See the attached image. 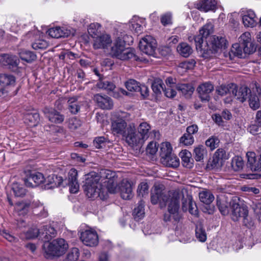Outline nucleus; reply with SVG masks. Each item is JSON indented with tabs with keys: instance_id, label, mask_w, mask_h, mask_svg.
Masks as SVG:
<instances>
[{
	"instance_id": "a19ab883",
	"label": "nucleus",
	"mask_w": 261,
	"mask_h": 261,
	"mask_svg": "<svg viewBox=\"0 0 261 261\" xmlns=\"http://www.w3.org/2000/svg\"><path fill=\"white\" fill-rule=\"evenodd\" d=\"M219 159L215 158L214 156L212 158H210L206 166V169L208 170L220 169L223 165Z\"/></svg>"
},
{
	"instance_id": "bf43d9fd",
	"label": "nucleus",
	"mask_w": 261,
	"mask_h": 261,
	"mask_svg": "<svg viewBox=\"0 0 261 261\" xmlns=\"http://www.w3.org/2000/svg\"><path fill=\"white\" fill-rule=\"evenodd\" d=\"M243 225L248 228H252L254 227V221L252 217L248 213L243 217Z\"/></svg>"
},
{
	"instance_id": "9b49d317",
	"label": "nucleus",
	"mask_w": 261,
	"mask_h": 261,
	"mask_svg": "<svg viewBox=\"0 0 261 261\" xmlns=\"http://www.w3.org/2000/svg\"><path fill=\"white\" fill-rule=\"evenodd\" d=\"M77 172L75 169H71L69 173L68 179L64 180L62 177H59V182L58 186H60L62 183L65 182V185H68L69 186V191L71 193H76L79 191V185L77 180Z\"/></svg>"
},
{
	"instance_id": "6e6d98bb",
	"label": "nucleus",
	"mask_w": 261,
	"mask_h": 261,
	"mask_svg": "<svg viewBox=\"0 0 261 261\" xmlns=\"http://www.w3.org/2000/svg\"><path fill=\"white\" fill-rule=\"evenodd\" d=\"M140 84L135 80L130 79L125 83L126 89L130 91L137 92L139 89Z\"/></svg>"
},
{
	"instance_id": "3c124183",
	"label": "nucleus",
	"mask_w": 261,
	"mask_h": 261,
	"mask_svg": "<svg viewBox=\"0 0 261 261\" xmlns=\"http://www.w3.org/2000/svg\"><path fill=\"white\" fill-rule=\"evenodd\" d=\"M80 255L78 248L74 247L70 249L68 252L66 258L64 261H76Z\"/></svg>"
},
{
	"instance_id": "7ed1b4c3",
	"label": "nucleus",
	"mask_w": 261,
	"mask_h": 261,
	"mask_svg": "<svg viewBox=\"0 0 261 261\" xmlns=\"http://www.w3.org/2000/svg\"><path fill=\"white\" fill-rule=\"evenodd\" d=\"M206 48L202 53V57L204 59L210 58L215 53L225 49L228 45L226 39L222 36L215 35L210 37L209 43H206Z\"/></svg>"
},
{
	"instance_id": "4d7b16f0",
	"label": "nucleus",
	"mask_w": 261,
	"mask_h": 261,
	"mask_svg": "<svg viewBox=\"0 0 261 261\" xmlns=\"http://www.w3.org/2000/svg\"><path fill=\"white\" fill-rule=\"evenodd\" d=\"M107 142V139L103 137H96L93 140V145L98 149L104 148Z\"/></svg>"
},
{
	"instance_id": "de8ad7c7",
	"label": "nucleus",
	"mask_w": 261,
	"mask_h": 261,
	"mask_svg": "<svg viewBox=\"0 0 261 261\" xmlns=\"http://www.w3.org/2000/svg\"><path fill=\"white\" fill-rule=\"evenodd\" d=\"M97 85L99 88L104 89L109 91H113L116 88L113 83L108 80L100 81Z\"/></svg>"
},
{
	"instance_id": "473e14b6",
	"label": "nucleus",
	"mask_w": 261,
	"mask_h": 261,
	"mask_svg": "<svg viewBox=\"0 0 261 261\" xmlns=\"http://www.w3.org/2000/svg\"><path fill=\"white\" fill-rule=\"evenodd\" d=\"M255 18V14L253 11H247V13L242 16L243 24L246 27H253L256 24Z\"/></svg>"
},
{
	"instance_id": "c03bdc74",
	"label": "nucleus",
	"mask_w": 261,
	"mask_h": 261,
	"mask_svg": "<svg viewBox=\"0 0 261 261\" xmlns=\"http://www.w3.org/2000/svg\"><path fill=\"white\" fill-rule=\"evenodd\" d=\"M12 190L16 197H23L27 192V190L23 185L18 183H14L13 184Z\"/></svg>"
},
{
	"instance_id": "09e8293b",
	"label": "nucleus",
	"mask_w": 261,
	"mask_h": 261,
	"mask_svg": "<svg viewBox=\"0 0 261 261\" xmlns=\"http://www.w3.org/2000/svg\"><path fill=\"white\" fill-rule=\"evenodd\" d=\"M220 140L218 137L212 136L205 141V145L209 147L211 150H213L218 147Z\"/></svg>"
},
{
	"instance_id": "37998d69",
	"label": "nucleus",
	"mask_w": 261,
	"mask_h": 261,
	"mask_svg": "<svg viewBox=\"0 0 261 261\" xmlns=\"http://www.w3.org/2000/svg\"><path fill=\"white\" fill-rule=\"evenodd\" d=\"M195 234L196 238L202 242H204L206 240V234L202 224H197L195 228Z\"/></svg>"
},
{
	"instance_id": "a878e982",
	"label": "nucleus",
	"mask_w": 261,
	"mask_h": 261,
	"mask_svg": "<svg viewBox=\"0 0 261 261\" xmlns=\"http://www.w3.org/2000/svg\"><path fill=\"white\" fill-rule=\"evenodd\" d=\"M217 206L222 215L225 216L229 213V206H230V201L228 202L224 196L217 197Z\"/></svg>"
},
{
	"instance_id": "cd10ccee",
	"label": "nucleus",
	"mask_w": 261,
	"mask_h": 261,
	"mask_svg": "<svg viewBox=\"0 0 261 261\" xmlns=\"http://www.w3.org/2000/svg\"><path fill=\"white\" fill-rule=\"evenodd\" d=\"M120 190L121 196L123 199H129L132 197V186L129 181H122Z\"/></svg>"
},
{
	"instance_id": "13d9d810",
	"label": "nucleus",
	"mask_w": 261,
	"mask_h": 261,
	"mask_svg": "<svg viewBox=\"0 0 261 261\" xmlns=\"http://www.w3.org/2000/svg\"><path fill=\"white\" fill-rule=\"evenodd\" d=\"M194 139L193 135H189L187 133H185L180 138V143L186 146L192 145L194 143Z\"/></svg>"
},
{
	"instance_id": "9d476101",
	"label": "nucleus",
	"mask_w": 261,
	"mask_h": 261,
	"mask_svg": "<svg viewBox=\"0 0 261 261\" xmlns=\"http://www.w3.org/2000/svg\"><path fill=\"white\" fill-rule=\"evenodd\" d=\"M140 50L148 56H154L156 48V41L150 36H146L143 38L139 44Z\"/></svg>"
},
{
	"instance_id": "f704fd0d",
	"label": "nucleus",
	"mask_w": 261,
	"mask_h": 261,
	"mask_svg": "<svg viewBox=\"0 0 261 261\" xmlns=\"http://www.w3.org/2000/svg\"><path fill=\"white\" fill-rule=\"evenodd\" d=\"M194 157L197 162L202 161L207 155V150L203 145H198L194 149Z\"/></svg>"
},
{
	"instance_id": "393cba45",
	"label": "nucleus",
	"mask_w": 261,
	"mask_h": 261,
	"mask_svg": "<svg viewBox=\"0 0 261 261\" xmlns=\"http://www.w3.org/2000/svg\"><path fill=\"white\" fill-rule=\"evenodd\" d=\"M128 126L126 122L122 119H118L112 123V129L114 133L121 135L122 136L126 132Z\"/></svg>"
},
{
	"instance_id": "c85d7f7f",
	"label": "nucleus",
	"mask_w": 261,
	"mask_h": 261,
	"mask_svg": "<svg viewBox=\"0 0 261 261\" xmlns=\"http://www.w3.org/2000/svg\"><path fill=\"white\" fill-rule=\"evenodd\" d=\"M67 103L69 112L73 115H75L79 112L82 105V102L79 101L77 97H70Z\"/></svg>"
},
{
	"instance_id": "49530a36",
	"label": "nucleus",
	"mask_w": 261,
	"mask_h": 261,
	"mask_svg": "<svg viewBox=\"0 0 261 261\" xmlns=\"http://www.w3.org/2000/svg\"><path fill=\"white\" fill-rule=\"evenodd\" d=\"M100 25L98 23H91L88 28V32L89 35L92 38H94L95 36L100 35V32L98 31Z\"/></svg>"
},
{
	"instance_id": "a211bd4d",
	"label": "nucleus",
	"mask_w": 261,
	"mask_h": 261,
	"mask_svg": "<svg viewBox=\"0 0 261 261\" xmlns=\"http://www.w3.org/2000/svg\"><path fill=\"white\" fill-rule=\"evenodd\" d=\"M242 42V47L243 48V53L245 57L255 51L257 46L251 42L250 34L245 33L240 37V42Z\"/></svg>"
},
{
	"instance_id": "4c0bfd02",
	"label": "nucleus",
	"mask_w": 261,
	"mask_h": 261,
	"mask_svg": "<svg viewBox=\"0 0 261 261\" xmlns=\"http://www.w3.org/2000/svg\"><path fill=\"white\" fill-rule=\"evenodd\" d=\"M31 206L33 207L36 206V204H35L34 202H33L31 204V202L22 201L16 203L15 209L18 211L20 214H25L28 213L29 208Z\"/></svg>"
},
{
	"instance_id": "f3484780",
	"label": "nucleus",
	"mask_w": 261,
	"mask_h": 261,
	"mask_svg": "<svg viewBox=\"0 0 261 261\" xmlns=\"http://www.w3.org/2000/svg\"><path fill=\"white\" fill-rule=\"evenodd\" d=\"M214 90V86L210 82H205L200 85L197 91L202 102H208L211 99L210 94Z\"/></svg>"
},
{
	"instance_id": "603ef678",
	"label": "nucleus",
	"mask_w": 261,
	"mask_h": 261,
	"mask_svg": "<svg viewBox=\"0 0 261 261\" xmlns=\"http://www.w3.org/2000/svg\"><path fill=\"white\" fill-rule=\"evenodd\" d=\"M26 119L29 121L31 126H37L39 122L40 116L39 113L37 112L28 114L26 116Z\"/></svg>"
},
{
	"instance_id": "c756f323",
	"label": "nucleus",
	"mask_w": 261,
	"mask_h": 261,
	"mask_svg": "<svg viewBox=\"0 0 261 261\" xmlns=\"http://www.w3.org/2000/svg\"><path fill=\"white\" fill-rule=\"evenodd\" d=\"M216 3L215 0H201L197 4V8L203 12H207L215 9Z\"/></svg>"
},
{
	"instance_id": "338daca9",
	"label": "nucleus",
	"mask_w": 261,
	"mask_h": 261,
	"mask_svg": "<svg viewBox=\"0 0 261 261\" xmlns=\"http://www.w3.org/2000/svg\"><path fill=\"white\" fill-rule=\"evenodd\" d=\"M196 64L194 59L187 60L181 63V67L186 69H191L194 68Z\"/></svg>"
},
{
	"instance_id": "2eb2a0df",
	"label": "nucleus",
	"mask_w": 261,
	"mask_h": 261,
	"mask_svg": "<svg viewBox=\"0 0 261 261\" xmlns=\"http://www.w3.org/2000/svg\"><path fill=\"white\" fill-rule=\"evenodd\" d=\"M80 238L83 243L87 246L94 247L98 243V237L95 231L85 230L81 233Z\"/></svg>"
},
{
	"instance_id": "a18cd8bd",
	"label": "nucleus",
	"mask_w": 261,
	"mask_h": 261,
	"mask_svg": "<svg viewBox=\"0 0 261 261\" xmlns=\"http://www.w3.org/2000/svg\"><path fill=\"white\" fill-rule=\"evenodd\" d=\"M117 178H113V179L110 180H106L103 183L105 186L106 187L108 192L112 194H114L117 191Z\"/></svg>"
},
{
	"instance_id": "412c9836",
	"label": "nucleus",
	"mask_w": 261,
	"mask_h": 261,
	"mask_svg": "<svg viewBox=\"0 0 261 261\" xmlns=\"http://www.w3.org/2000/svg\"><path fill=\"white\" fill-rule=\"evenodd\" d=\"M94 100L96 102L97 106L102 109L110 110L113 107L112 99L107 95L97 94L94 95Z\"/></svg>"
},
{
	"instance_id": "423d86ee",
	"label": "nucleus",
	"mask_w": 261,
	"mask_h": 261,
	"mask_svg": "<svg viewBox=\"0 0 261 261\" xmlns=\"http://www.w3.org/2000/svg\"><path fill=\"white\" fill-rule=\"evenodd\" d=\"M216 92L221 96H225L228 94H232L237 100L243 101L244 100L243 96L247 92L245 88H242V86L238 88L236 84L230 83L217 87Z\"/></svg>"
},
{
	"instance_id": "b1692460",
	"label": "nucleus",
	"mask_w": 261,
	"mask_h": 261,
	"mask_svg": "<svg viewBox=\"0 0 261 261\" xmlns=\"http://www.w3.org/2000/svg\"><path fill=\"white\" fill-rule=\"evenodd\" d=\"M40 238L45 242H48L57 234V231L50 225L43 226L40 229Z\"/></svg>"
},
{
	"instance_id": "7c9ffc66",
	"label": "nucleus",
	"mask_w": 261,
	"mask_h": 261,
	"mask_svg": "<svg viewBox=\"0 0 261 261\" xmlns=\"http://www.w3.org/2000/svg\"><path fill=\"white\" fill-rule=\"evenodd\" d=\"M182 160V164L185 167L191 168L193 166V159L191 158L192 154L190 151L185 149L181 150L179 153Z\"/></svg>"
},
{
	"instance_id": "680f3d73",
	"label": "nucleus",
	"mask_w": 261,
	"mask_h": 261,
	"mask_svg": "<svg viewBox=\"0 0 261 261\" xmlns=\"http://www.w3.org/2000/svg\"><path fill=\"white\" fill-rule=\"evenodd\" d=\"M40 229L37 228H30L25 233V237L28 239H35L38 237H40Z\"/></svg>"
},
{
	"instance_id": "774afa93",
	"label": "nucleus",
	"mask_w": 261,
	"mask_h": 261,
	"mask_svg": "<svg viewBox=\"0 0 261 261\" xmlns=\"http://www.w3.org/2000/svg\"><path fill=\"white\" fill-rule=\"evenodd\" d=\"M158 150L156 143L153 141L150 142L146 147V152L151 155L154 154Z\"/></svg>"
},
{
	"instance_id": "69168bd1",
	"label": "nucleus",
	"mask_w": 261,
	"mask_h": 261,
	"mask_svg": "<svg viewBox=\"0 0 261 261\" xmlns=\"http://www.w3.org/2000/svg\"><path fill=\"white\" fill-rule=\"evenodd\" d=\"M191 200H192V196L187 194L186 196L182 195V198L181 199L182 201V209L183 211H187L188 210V207L189 206V203L191 202Z\"/></svg>"
},
{
	"instance_id": "5fc2aeb1",
	"label": "nucleus",
	"mask_w": 261,
	"mask_h": 261,
	"mask_svg": "<svg viewBox=\"0 0 261 261\" xmlns=\"http://www.w3.org/2000/svg\"><path fill=\"white\" fill-rule=\"evenodd\" d=\"M48 46V43L43 39L36 40L32 44V47L35 50L44 49Z\"/></svg>"
},
{
	"instance_id": "79ce46f5",
	"label": "nucleus",
	"mask_w": 261,
	"mask_h": 261,
	"mask_svg": "<svg viewBox=\"0 0 261 261\" xmlns=\"http://www.w3.org/2000/svg\"><path fill=\"white\" fill-rule=\"evenodd\" d=\"M231 165L232 168L235 171L242 170L244 167V161L241 156H235L231 160Z\"/></svg>"
},
{
	"instance_id": "5701e85b",
	"label": "nucleus",
	"mask_w": 261,
	"mask_h": 261,
	"mask_svg": "<svg viewBox=\"0 0 261 261\" xmlns=\"http://www.w3.org/2000/svg\"><path fill=\"white\" fill-rule=\"evenodd\" d=\"M224 56L226 58L228 57L230 60H234L235 57L239 58H245L243 48L242 47V42H240V43L233 44L228 53H224Z\"/></svg>"
},
{
	"instance_id": "0e129e2a",
	"label": "nucleus",
	"mask_w": 261,
	"mask_h": 261,
	"mask_svg": "<svg viewBox=\"0 0 261 261\" xmlns=\"http://www.w3.org/2000/svg\"><path fill=\"white\" fill-rule=\"evenodd\" d=\"M137 92H139L142 99H146L149 96V90L148 88L144 84H140Z\"/></svg>"
},
{
	"instance_id": "6e6552de",
	"label": "nucleus",
	"mask_w": 261,
	"mask_h": 261,
	"mask_svg": "<svg viewBox=\"0 0 261 261\" xmlns=\"http://www.w3.org/2000/svg\"><path fill=\"white\" fill-rule=\"evenodd\" d=\"M126 142L131 146H137L142 145L144 142L142 138L139 135L136 129L134 123H130L126 128V132L123 135Z\"/></svg>"
},
{
	"instance_id": "f257e3e1",
	"label": "nucleus",
	"mask_w": 261,
	"mask_h": 261,
	"mask_svg": "<svg viewBox=\"0 0 261 261\" xmlns=\"http://www.w3.org/2000/svg\"><path fill=\"white\" fill-rule=\"evenodd\" d=\"M180 198V195L177 193H174L169 198V195L165 194L160 186H158L155 187L153 192L151 193V202L153 204L159 203L162 207L166 205L169 199L168 212L164 215V221L176 223L179 221L181 218L178 212Z\"/></svg>"
},
{
	"instance_id": "052dcab7",
	"label": "nucleus",
	"mask_w": 261,
	"mask_h": 261,
	"mask_svg": "<svg viewBox=\"0 0 261 261\" xmlns=\"http://www.w3.org/2000/svg\"><path fill=\"white\" fill-rule=\"evenodd\" d=\"M81 125V121L75 117L70 118L69 120L68 127L71 130H75L79 128Z\"/></svg>"
},
{
	"instance_id": "ddd939ff",
	"label": "nucleus",
	"mask_w": 261,
	"mask_h": 261,
	"mask_svg": "<svg viewBox=\"0 0 261 261\" xmlns=\"http://www.w3.org/2000/svg\"><path fill=\"white\" fill-rule=\"evenodd\" d=\"M239 201V198H235L230 201L232 219L234 221H237L239 217H243L248 213L247 206L244 204H240Z\"/></svg>"
},
{
	"instance_id": "4468645a",
	"label": "nucleus",
	"mask_w": 261,
	"mask_h": 261,
	"mask_svg": "<svg viewBox=\"0 0 261 261\" xmlns=\"http://www.w3.org/2000/svg\"><path fill=\"white\" fill-rule=\"evenodd\" d=\"M44 181L43 174L35 171L29 172L27 177L24 179L25 186L29 187H37Z\"/></svg>"
},
{
	"instance_id": "f03ea898",
	"label": "nucleus",
	"mask_w": 261,
	"mask_h": 261,
	"mask_svg": "<svg viewBox=\"0 0 261 261\" xmlns=\"http://www.w3.org/2000/svg\"><path fill=\"white\" fill-rule=\"evenodd\" d=\"M110 55L113 58L121 61L134 59L137 61L138 57L133 48L126 47L125 41L120 37H117L113 43L110 51Z\"/></svg>"
},
{
	"instance_id": "864d4df0",
	"label": "nucleus",
	"mask_w": 261,
	"mask_h": 261,
	"mask_svg": "<svg viewBox=\"0 0 261 261\" xmlns=\"http://www.w3.org/2000/svg\"><path fill=\"white\" fill-rule=\"evenodd\" d=\"M152 89L154 94L158 96L164 91L165 85L162 81L154 82L152 84Z\"/></svg>"
},
{
	"instance_id": "72a5a7b5",
	"label": "nucleus",
	"mask_w": 261,
	"mask_h": 261,
	"mask_svg": "<svg viewBox=\"0 0 261 261\" xmlns=\"http://www.w3.org/2000/svg\"><path fill=\"white\" fill-rule=\"evenodd\" d=\"M144 203L145 202L143 200L141 199L138 203L137 207H135L133 211V215L135 220L137 221H139L144 216Z\"/></svg>"
},
{
	"instance_id": "6ab92c4d",
	"label": "nucleus",
	"mask_w": 261,
	"mask_h": 261,
	"mask_svg": "<svg viewBox=\"0 0 261 261\" xmlns=\"http://www.w3.org/2000/svg\"><path fill=\"white\" fill-rule=\"evenodd\" d=\"M242 88H245L247 90V93L244 94L243 96L244 100L240 101L241 102H244L248 99L249 105L250 107L253 110H256L259 108L260 104L258 96L256 95L255 93L247 86H242Z\"/></svg>"
},
{
	"instance_id": "dca6fc26",
	"label": "nucleus",
	"mask_w": 261,
	"mask_h": 261,
	"mask_svg": "<svg viewBox=\"0 0 261 261\" xmlns=\"http://www.w3.org/2000/svg\"><path fill=\"white\" fill-rule=\"evenodd\" d=\"M112 43L111 36L108 34H100L93 39V47L95 49H107Z\"/></svg>"
},
{
	"instance_id": "8fccbe9b",
	"label": "nucleus",
	"mask_w": 261,
	"mask_h": 261,
	"mask_svg": "<svg viewBox=\"0 0 261 261\" xmlns=\"http://www.w3.org/2000/svg\"><path fill=\"white\" fill-rule=\"evenodd\" d=\"M138 196L141 197H145L148 194V185L145 182H141L137 189Z\"/></svg>"
},
{
	"instance_id": "39448f33",
	"label": "nucleus",
	"mask_w": 261,
	"mask_h": 261,
	"mask_svg": "<svg viewBox=\"0 0 261 261\" xmlns=\"http://www.w3.org/2000/svg\"><path fill=\"white\" fill-rule=\"evenodd\" d=\"M45 257L51 258L54 256H60L64 254L67 250L68 245L63 239H57L47 244L44 245Z\"/></svg>"
},
{
	"instance_id": "0eeeda50",
	"label": "nucleus",
	"mask_w": 261,
	"mask_h": 261,
	"mask_svg": "<svg viewBox=\"0 0 261 261\" xmlns=\"http://www.w3.org/2000/svg\"><path fill=\"white\" fill-rule=\"evenodd\" d=\"M172 147L169 143L166 142L161 148L160 155L162 163L169 167L176 168L179 165L177 156L172 153Z\"/></svg>"
},
{
	"instance_id": "ea45409f",
	"label": "nucleus",
	"mask_w": 261,
	"mask_h": 261,
	"mask_svg": "<svg viewBox=\"0 0 261 261\" xmlns=\"http://www.w3.org/2000/svg\"><path fill=\"white\" fill-rule=\"evenodd\" d=\"M199 197L200 201L206 204H210L214 200L213 194L208 191H203L200 192Z\"/></svg>"
},
{
	"instance_id": "bb28decb",
	"label": "nucleus",
	"mask_w": 261,
	"mask_h": 261,
	"mask_svg": "<svg viewBox=\"0 0 261 261\" xmlns=\"http://www.w3.org/2000/svg\"><path fill=\"white\" fill-rule=\"evenodd\" d=\"M176 89L180 92L186 98H189L193 93L194 88L192 84H178L176 85Z\"/></svg>"
},
{
	"instance_id": "aec40b11",
	"label": "nucleus",
	"mask_w": 261,
	"mask_h": 261,
	"mask_svg": "<svg viewBox=\"0 0 261 261\" xmlns=\"http://www.w3.org/2000/svg\"><path fill=\"white\" fill-rule=\"evenodd\" d=\"M248 158L247 167L252 171H261V153L256 156L254 152H250L246 154Z\"/></svg>"
},
{
	"instance_id": "e2e57ef3",
	"label": "nucleus",
	"mask_w": 261,
	"mask_h": 261,
	"mask_svg": "<svg viewBox=\"0 0 261 261\" xmlns=\"http://www.w3.org/2000/svg\"><path fill=\"white\" fill-rule=\"evenodd\" d=\"M215 158L219 159L220 161L223 164L224 161L227 159V156L226 154V152L224 149L219 148L214 154Z\"/></svg>"
},
{
	"instance_id": "e433bc0d",
	"label": "nucleus",
	"mask_w": 261,
	"mask_h": 261,
	"mask_svg": "<svg viewBox=\"0 0 261 261\" xmlns=\"http://www.w3.org/2000/svg\"><path fill=\"white\" fill-rule=\"evenodd\" d=\"M177 51L181 56L187 58L193 52L192 47L187 43H181L177 47Z\"/></svg>"
},
{
	"instance_id": "c9c22d12",
	"label": "nucleus",
	"mask_w": 261,
	"mask_h": 261,
	"mask_svg": "<svg viewBox=\"0 0 261 261\" xmlns=\"http://www.w3.org/2000/svg\"><path fill=\"white\" fill-rule=\"evenodd\" d=\"M151 127L150 125L146 122L140 124L138 127V133L142 138L144 142L149 137V131Z\"/></svg>"
},
{
	"instance_id": "f8f14e48",
	"label": "nucleus",
	"mask_w": 261,
	"mask_h": 261,
	"mask_svg": "<svg viewBox=\"0 0 261 261\" xmlns=\"http://www.w3.org/2000/svg\"><path fill=\"white\" fill-rule=\"evenodd\" d=\"M19 63V59L16 55L11 54L0 55V64L12 71H16L18 70Z\"/></svg>"
},
{
	"instance_id": "4be33fe9",
	"label": "nucleus",
	"mask_w": 261,
	"mask_h": 261,
	"mask_svg": "<svg viewBox=\"0 0 261 261\" xmlns=\"http://www.w3.org/2000/svg\"><path fill=\"white\" fill-rule=\"evenodd\" d=\"M43 112L49 120L53 123H61L64 120V115L53 108L46 107Z\"/></svg>"
},
{
	"instance_id": "20e7f679",
	"label": "nucleus",
	"mask_w": 261,
	"mask_h": 261,
	"mask_svg": "<svg viewBox=\"0 0 261 261\" xmlns=\"http://www.w3.org/2000/svg\"><path fill=\"white\" fill-rule=\"evenodd\" d=\"M99 177L98 175L94 177L91 176L86 179L83 187L84 192L88 198L94 199L99 197L101 199L102 185L99 182Z\"/></svg>"
},
{
	"instance_id": "58836bf2",
	"label": "nucleus",
	"mask_w": 261,
	"mask_h": 261,
	"mask_svg": "<svg viewBox=\"0 0 261 261\" xmlns=\"http://www.w3.org/2000/svg\"><path fill=\"white\" fill-rule=\"evenodd\" d=\"M19 54L20 58L28 63H31L37 58V56L34 53L26 49L21 50Z\"/></svg>"
},
{
	"instance_id": "2f4dec72",
	"label": "nucleus",
	"mask_w": 261,
	"mask_h": 261,
	"mask_svg": "<svg viewBox=\"0 0 261 261\" xmlns=\"http://www.w3.org/2000/svg\"><path fill=\"white\" fill-rule=\"evenodd\" d=\"M16 82L15 77L10 74H0V85L3 87L13 86Z\"/></svg>"
},
{
	"instance_id": "1a4fd4ad",
	"label": "nucleus",
	"mask_w": 261,
	"mask_h": 261,
	"mask_svg": "<svg viewBox=\"0 0 261 261\" xmlns=\"http://www.w3.org/2000/svg\"><path fill=\"white\" fill-rule=\"evenodd\" d=\"M213 32V25L209 23L204 25L201 29L199 30V34L194 37L196 48L198 51L200 52L201 56L204 49H206V45L204 48L202 47L203 39L206 38Z\"/></svg>"
}]
</instances>
